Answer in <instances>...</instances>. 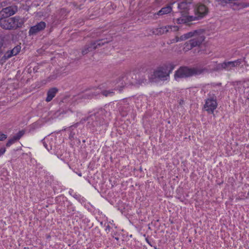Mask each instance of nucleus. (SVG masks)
Here are the masks:
<instances>
[{
	"instance_id": "f257e3e1",
	"label": "nucleus",
	"mask_w": 249,
	"mask_h": 249,
	"mask_svg": "<svg viewBox=\"0 0 249 249\" xmlns=\"http://www.w3.org/2000/svg\"><path fill=\"white\" fill-rule=\"evenodd\" d=\"M175 68L173 64L164 65L158 68L154 71L150 77L151 81L154 82L157 80H165L169 76L170 73Z\"/></svg>"
},
{
	"instance_id": "f03ea898",
	"label": "nucleus",
	"mask_w": 249,
	"mask_h": 249,
	"mask_svg": "<svg viewBox=\"0 0 249 249\" xmlns=\"http://www.w3.org/2000/svg\"><path fill=\"white\" fill-rule=\"evenodd\" d=\"M191 5L190 0L182 1L178 4V8L181 17L176 19V22L178 24L185 23L189 21L195 20L193 16H189V10Z\"/></svg>"
},
{
	"instance_id": "7ed1b4c3",
	"label": "nucleus",
	"mask_w": 249,
	"mask_h": 249,
	"mask_svg": "<svg viewBox=\"0 0 249 249\" xmlns=\"http://www.w3.org/2000/svg\"><path fill=\"white\" fill-rule=\"evenodd\" d=\"M25 20L19 16L10 18H0V26L6 30H16L22 26Z\"/></svg>"
},
{
	"instance_id": "20e7f679",
	"label": "nucleus",
	"mask_w": 249,
	"mask_h": 249,
	"mask_svg": "<svg viewBox=\"0 0 249 249\" xmlns=\"http://www.w3.org/2000/svg\"><path fill=\"white\" fill-rule=\"evenodd\" d=\"M207 70L200 68H189L187 67H182L178 70L174 75L176 80L178 78H183L190 77L193 75H199Z\"/></svg>"
},
{
	"instance_id": "39448f33",
	"label": "nucleus",
	"mask_w": 249,
	"mask_h": 249,
	"mask_svg": "<svg viewBox=\"0 0 249 249\" xmlns=\"http://www.w3.org/2000/svg\"><path fill=\"white\" fill-rule=\"evenodd\" d=\"M204 40V36L203 35V32L200 33L193 39L189 40L185 43V47L184 49L186 51L190 50L193 48L199 46Z\"/></svg>"
},
{
	"instance_id": "423d86ee",
	"label": "nucleus",
	"mask_w": 249,
	"mask_h": 249,
	"mask_svg": "<svg viewBox=\"0 0 249 249\" xmlns=\"http://www.w3.org/2000/svg\"><path fill=\"white\" fill-rule=\"evenodd\" d=\"M107 41H103V40H99L96 42H91L89 44H86L82 50V53L83 55H85L88 53L91 52L96 48L100 47Z\"/></svg>"
},
{
	"instance_id": "0eeeda50",
	"label": "nucleus",
	"mask_w": 249,
	"mask_h": 249,
	"mask_svg": "<svg viewBox=\"0 0 249 249\" xmlns=\"http://www.w3.org/2000/svg\"><path fill=\"white\" fill-rule=\"evenodd\" d=\"M18 11L17 6H11L3 8L0 12V18H7L14 15Z\"/></svg>"
},
{
	"instance_id": "6e6552de",
	"label": "nucleus",
	"mask_w": 249,
	"mask_h": 249,
	"mask_svg": "<svg viewBox=\"0 0 249 249\" xmlns=\"http://www.w3.org/2000/svg\"><path fill=\"white\" fill-rule=\"evenodd\" d=\"M208 9L204 4H199L197 5L195 10L196 19H198L205 17L208 13Z\"/></svg>"
},
{
	"instance_id": "1a4fd4ad",
	"label": "nucleus",
	"mask_w": 249,
	"mask_h": 249,
	"mask_svg": "<svg viewBox=\"0 0 249 249\" xmlns=\"http://www.w3.org/2000/svg\"><path fill=\"white\" fill-rule=\"evenodd\" d=\"M245 58L238 59L232 61H225V70L230 71L234 67H238L243 63H245Z\"/></svg>"
},
{
	"instance_id": "9d476101",
	"label": "nucleus",
	"mask_w": 249,
	"mask_h": 249,
	"mask_svg": "<svg viewBox=\"0 0 249 249\" xmlns=\"http://www.w3.org/2000/svg\"><path fill=\"white\" fill-rule=\"evenodd\" d=\"M217 106L216 100L213 98H210L206 100L204 107L205 110L209 113H213Z\"/></svg>"
},
{
	"instance_id": "9b49d317",
	"label": "nucleus",
	"mask_w": 249,
	"mask_h": 249,
	"mask_svg": "<svg viewBox=\"0 0 249 249\" xmlns=\"http://www.w3.org/2000/svg\"><path fill=\"white\" fill-rule=\"evenodd\" d=\"M178 30V28L177 26H166L155 29L153 31V33L158 35H161L162 34L167 33L170 31H176Z\"/></svg>"
},
{
	"instance_id": "f8f14e48",
	"label": "nucleus",
	"mask_w": 249,
	"mask_h": 249,
	"mask_svg": "<svg viewBox=\"0 0 249 249\" xmlns=\"http://www.w3.org/2000/svg\"><path fill=\"white\" fill-rule=\"evenodd\" d=\"M46 27V23L40 21L35 26L31 27L29 31V36L34 35L42 31Z\"/></svg>"
},
{
	"instance_id": "ddd939ff",
	"label": "nucleus",
	"mask_w": 249,
	"mask_h": 249,
	"mask_svg": "<svg viewBox=\"0 0 249 249\" xmlns=\"http://www.w3.org/2000/svg\"><path fill=\"white\" fill-rule=\"evenodd\" d=\"M98 115L97 114H94L90 115L86 119L88 121V124L90 126L94 127L96 126L100 125L103 121L101 120H98Z\"/></svg>"
},
{
	"instance_id": "4468645a",
	"label": "nucleus",
	"mask_w": 249,
	"mask_h": 249,
	"mask_svg": "<svg viewBox=\"0 0 249 249\" xmlns=\"http://www.w3.org/2000/svg\"><path fill=\"white\" fill-rule=\"evenodd\" d=\"M57 91L58 89L55 88H53L49 89L47 93V97L46 99V101L47 102L51 101L55 96V94Z\"/></svg>"
},
{
	"instance_id": "2eb2a0df",
	"label": "nucleus",
	"mask_w": 249,
	"mask_h": 249,
	"mask_svg": "<svg viewBox=\"0 0 249 249\" xmlns=\"http://www.w3.org/2000/svg\"><path fill=\"white\" fill-rule=\"evenodd\" d=\"M172 7L170 5H168L167 6L162 8L157 13H155L154 15L161 16L165 14H167L170 13L172 11Z\"/></svg>"
},
{
	"instance_id": "dca6fc26",
	"label": "nucleus",
	"mask_w": 249,
	"mask_h": 249,
	"mask_svg": "<svg viewBox=\"0 0 249 249\" xmlns=\"http://www.w3.org/2000/svg\"><path fill=\"white\" fill-rule=\"evenodd\" d=\"M98 94V93L97 92L87 93L80 96V98L82 97L83 98H84L85 99H90L93 97L94 96H96Z\"/></svg>"
},
{
	"instance_id": "f3484780",
	"label": "nucleus",
	"mask_w": 249,
	"mask_h": 249,
	"mask_svg": "<svg viewBox=\"0 0 249 249\" xmlns=\"http://www.w3.org/2000/svg\"><path fill=\"white\" fill-rule=\"evenodd\" d=\"M201 32H203V31L201 30H199V31L196 30L193 32H189L187 34V35H188V36L189 37V38H190L191 37H196V36H197L198 35H199Z\"/></svg>"
},
{
	"instance_id": "a211bd4d",
	"label": "nucleus",
	"mask_w": 249,
	"mask_h": 249,
	"mask_svg": "<svg viewBox=\"0 0 249 249\" xmlns=\"http://www.w3.org/2000/svg\"><path fill=\"white\" fill-rule=\"evenodd\" d=\"M146 79L144 78H141L138 80H137L135 82H132V84L135 85H142L143 84H145L146 83Z\"/></svg>"
},
{
	"instance_id": "6ab92c4d",
	"label": "nucleus",
	"mask_w": 249,
	"mask_h": 249,
	"mask_svg": "<svg viewBox=\"0 0 249 249\" xmlns=\"http://www.w3.org/2000/svg\"><path fill=\"white\" fill-rule=\"evenodd\" d=\"M222 70H225V62L217 64L214 69V70L216 71H221Z\"/></svg>"
},
{
	"instance_id": "aec40b11",
	"label": "nucleus",
	"mask_w": 249,
	"mask_h": 249,
	"mask_svg": "<svg viewBox=\"0 0 249 249\" xmlns=\"http://www.w3.org/2000/svg\"><path fill=\"white\" fill-rule=\"evenodd\" d=\"M20 50V47L19 46H17L15 47H14L11 51V53H13L14 55H16L17 54Z\"/></svg>"
},
{
	"instance_id": "412c9836",
	"label": "nucleus",
	"mask_w": 249,
	"mask_h": 249,
	"mask_svg": "<svg viewBox=\"0 0 249 249\" xmlns=\"http://www.w3.org/2000/svg\"><path fill=\"white\" fill-rule=\"evenodd\" d=\"M18 140L15 136H13L12 138L10 139L6 143V146L9 147L12 144L16 142H17Z\"/></svg>"
},
{
	"instance_id": "4be33fe9",
	"label": "nucleus",
	"mask_w": 249,
	"mask_h": 249,
	"mask_svg": "<svg viewBox=\"0 0 249 249\" xmlns=\"http://www.w3.org/2000/svg\"><path fill=\"white\" fill-rule=\"evenodd\" d=\"M102 94L104 96H112L114 95V92L113 90H104L102 92Z\"/></svg>"
},
{
	"instance_id": "5701e85b",
	"label": "nucleus",
	"mask_w": 249,
	"mask_h": 249,
	"mask_svg": "<svg viewBox=\"0 0 249 249\" xmlns=\"http://www.w3.org/2000/svg\"><path fill=\"white\" fill-rule=\"evenodd\" d=\"M13 56H14V55L13 54V53H11V51H8L7 52H6V53L4 54V55L3 56V58L4 59H8Z\"/></svg>"
},
{
	"instance_id": "b1692460",
	"label": "nucleus",
	"mask_w": 249,
	"mask_h": 249,
	"mask_svg": "<svg viewBox=\"0 0 249 249\" xmlns=\"http://www.w3.org/2000/svg\"><path fill=\"white\" fill-rule=\"evenodd\" d=\"M24 133L25 132L24 130H21L17 133L14 136L18 140L24 134Z\"/></svg>"
},
{
	"instance_id": "393cba45",
	"label": "nucleus",
	"mask_w": 249,
	"mask_h": 249,
	"mask_svg": "<svg viewBox=\"0 0 249 249\" xmlns=\"http://www.w3.org/2000/svg\"><path fill=\"white\" fill-rule=\"evenodd\" d=\"M7 138V135L0 132V141H3Z\"/></svg>"
},
{
	"instance_id": "a878e982",
	"label": "nucleus",
	"mask_w": 249,
	"mask_h": 249,
	"mask_svg": "<svg viewBox=\"0 0 249 249\" xmlns=\"http://www.w3.org/2000/svg\"><path fill=\"white\" fill-rule=\"evenodd\" d=\"M181 40V36L180 37L176 36L174 39L171 40V43L178 42V41H180Z\"/></svg>"
},
{
	"instance_id": "bb28decb",
	"label": "nucleus",
	"mask_w": 249,
	"mask_h": 249,
	"mask_svg": "<svg viewBox=\"0 0 249 249\" xmlns=\"http://www.w3.org/2000/svg\"><path fill=\"white\" fill-rule=\"evenodd\" d=\"M189 38L187 34H184L183 35L181 36V40H185Z\"/></svg>"
},
{
	"instance_id": "cd10ccee",
	"label": "nucleus",
	"mask_w": 249,
	"mask_h": 249,
	"mask_svg": "<svg viewBox=\"0 0 249 249\" xmlns=\"http://www.w3.org/2000/svg\"><path fill=\"white\" fill-rule=\"evenodd\" d=\"M72 196L74 198H75L77 200L80 201V200L81 199V196L79 195L74 194Z\"/></svg>"
},
{
	"instance_id": "c85d7f7f",
	"label": "nucleus",
	"mask_w": 249,
	"mask_h": 249,
	"mask_svg": "<svg viewBox=\"0 0 249 249\" xmlns=\"http://www.w3.org/2000/svg\"><path fill=\"white\" fill-rule=\"evenodd\" d=\"M145 241H146V242L151 246V247H153V245H152V242H153V241H150L148 237H146L145 238Z\"/></svg>"
},
{
	"instance_id": "c756f323",
	"label": "nucleus",
	"mask_w": 249,
	"mask_h": 249,
	"mask_svg": "<svg viewBox=\"0 0 249 249\" xmlns=\"http://www.w3.org/2000/svg\"><path fill=\"white\" fill-rule=\"evenodd\" d=\"M5 152V148L3 147L0 148V156L3 155Z\"/></svg>"
},
{
	"instance_id": "7c9ffc66",
	"label": "nucleus",
	"mask_w": 249,
	"mask_h": 249,
	"mask_svg": "<svg viewBox=\"0 0 249 249\" xmlns=\"http://www.w3.org/2000/svg\"><path fill=\"white\" fill-rule=\"evenodd\" d=\"M110 226L107 224V226L106 227L105 231H107V232H108L110 231Z\"/></svg>"
},
{
	"instance_id": "2f4dec72",
	"label": "nucleus",
	"mask_w": 249,
	"mask_h": 249,
	"mask_svg": "<svg viewBox=\"0 0 249 249\" xmlns=\"http://www.w3.org/2000/svg\"><path fill=\"white\" fill-rule=\"evenodd\" d=\"M216 1L220 2L221 4L226 3V0H215Z\"/></svg>"
},
{
	"instance_id": "473e14b6",
	"label": "nucleus",
	"mask_w": 249,
	"mask_h": 249,
	"mask_svg": "<svg viewBox=\"0 0 249 249\" xmlns=\"http://www.w3.org/2000/svg\"><path fill=\"white\" fill-rule=\"evenodd\" d=\"M5 2H0V8L1 7H3V6H5Z\"/></svg>"
},
{
	"instance_id": "72a5a7b5",
	"label": "nucleus",
	"mask_w": 249,
	"mask_h": 249,
	"mask_svg": "<svg viewBox=\"0 0 249 249\" xmlns=\"http://www.w3.org/2000/svg\"><path fill=\"white\" fill-rule=\"evenodd\" d=\"M78 175H79V176H82V175H81V173L79 174H78Z\"/></svg>"
},
{
	"instance_id": "f704fd0d",
	"label": "nucleus",
	"mask_w": 249,
	"mask_h": 249,
	"mask_svg": "<svg viewBox=\"0 0 249 249\" xmlns=\"http://www.w3.org/2000/svg\"><path fill=\"white\" fill-rule=\"evenodd\" d=\"M115 239H116V240H117L119 239V238H115Z\"/></svg>"
},
{
	"instance_id": "c9c22d12",
	"label": "nucleus",
	"mask_w": 249,
	"mask_h": 249,
	"mask_svg": "<svg viewBox=\"0 0 249 249\" xmlns=\"http://www.w3.org/2000/svg\"><path fill=\"white\" fill-rule=\"evenodd\" d=\"M155 249H157L156 247H154Z\"/></svg>"
},
{
	"instance_id": "e433bc0d",
	"label": "nucleus",
	"mask_w": 249,
	"mask_h": 249,
	"mask_svg": "<svg viewBox=\"0 0 249 249\" xmlns=\"http://www.w3.org/2000/svg\"><path fill=\"white\" fill-rule=\"evenodd\" d=\"M248 195L249 196V192L248 193Z\"/></svg>"
}]
</instances>
